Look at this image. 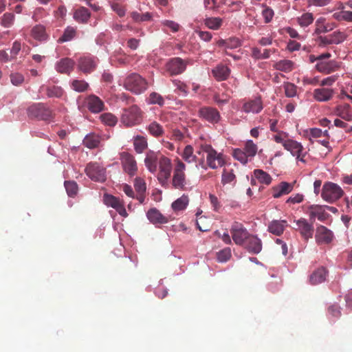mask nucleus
<instances>
[{
    "label": "nucleus",
    "mask_w": 352,
    "mask_h": 352,
    "mask_svg": "<svg viewBox=\"0 0 352 352\" xmlns=\"http://www.w3.org/2000/svg\"><path fill=\"white\" fill-rule=\"evenodd\" d=\"M98 58L93 56L80 57L78 62V69L85 74L93 72L98 65Z\"/></svg>",
    "instance_id": "obj_14"
},
{
    "label": "nucleus",
    "mask_w": 352,
    "mask_h": 352,
    "mask_svg": "<svg viewBox=\"0 0 352 352\" xmlns=\"http://www.w3.org/2000/svg\"><path fill=\"white\" fill-rule=\"evenodd\" d=\"M230 233L234 242L239 245H243L250 234L243 225L239 222H234L230 228Z\"/></svg>",
    "instance_id": "obj_9"
},
{
    "label": "nucleus",
    "mask_w": 352,
    "mask_h": 352,
    "mask_svg": "<svg viewBox=\"0 0 352 352\" xmlns=\"http://www.w3.org/2000/svg\"><path fill=\"white\" fill-rule=\"evenodd\" d=\"M121 160L124 171L130 176L135 175L138 167L134 157L128 153L124 152L121 155Z\"/></svg>",
    "instance_id": "obj_16"
},
{
    "label": "nucleus",
    "mask_w": 352,
    "mask_h": 352,
    "mask_svg": "<svg viewBox=\"0 0 352 352\" xmlns=\"http://www.w3.org/2000/svg\"><path fill=\"white\" fill-rule=\"evenodd\" d=\"M308 214L309 220L313 223L315 219L317 218L320 221H324L329 216L325 212L324 208L318 205H311L308 208Z\"/></svg>",
    "instance_id": "obj_20"
},
{
    "label": "nucleus",
    "mask_w": 352,
    "mask_h": 352,
    "mask_svg": "<svg viewBox=\"0 0 352 352\" xmlns=\"http://www.w3.org/2000/svg\"><path fill=\"white\" fill-rule=\"evenodd\" d=\"M74 66V62L71 58H62L56 65V69L61 74H69L72 71Z\"/></svg>",
    "instance_id": "obj_30"
},
{
    "label": "nucleus",
    "mask_w": 352,
    "mask_h": 352,
    "mask_svg": "<svg viewBox=\"0 0 352 352\" xmlns=\"http://www.w3.org/2000/svg\"><path fill=\"white\" fill-rule=\"evenodd\" d=\"M351 106L349 104L338 105L334 109V114L346 120H352V113L350 111Z\"/></svg>",
    "instance_id": "obj_32"
},
{
    "label": "nucleus",
    "mask_w": 352,
    "mask_h": 352,
    "mask_svg": "<svg viewBox=\"0 0 352 352\" xmlns=\"http://www.w3.org/2000/svg\"><path fill=\"white\" fill-rule=\"evenodd\" d=\"M221 183L223 186L230 185L234 186L236 183V176L234 170L229 167H224L221 174Z\"/></svg>",
    "instance_id": "obj_26"
},
{
    "label": "nucleus",
    "mask_w": 352,
    "mask_h": 352,
    "mask_svg": "<svg viewBox=\"0 0 352 352\" xmlns=\"http://www.w3.org/2000/svg\"><path fill=\"white\" fill-rule=\"evenodd\" d=\"M189 202L188 195H183L172 204V208L175 211H180L186 209Z\"/></svg>",
    "instance_id": "obj_41"
},
{
    "label": "nucleus",
    "mask_w": 352,
    "mask_h": 352,
    "mask_svg": "<svg viewBox=\"0 0 352 352\" xmlns=\"http://www.w3.org/2000/svg\"><path fill=\"white\" fill-rule=\"evenodd\" d=\"M146 130L151 135L155 138H159L162 136L164 132L163 126L155 121L151 122L146 126Z\"/></svg>",
    "instance_id": "obj_40"
},
{
    "label": "nucleus",
    "mask_w": 352,
    "mask_h": 352,
    "mask_svg": "<svg viewBox=\"0 0 352 352\" xmlns=\"http://www.w3.org/2000/svg\"><path fill=\"white\" fill-rule=\"evenodd\" d=\"M162 24L164 27L170 29L173 32H178L180 28L177 23L170 20H164L162 22Z\"/></svg>",
    "instance_id": "obj_60"
},
{
    "label": "nucleus",
    "mask_w": 352,
    "mask_h": 352,
    "mask_svg": "<svg viewBox=\"0 0 352 352\" xmlns=\"http://www.w3.org/2000/svg\"><path fill=\"white\" fill-rule=\"evenodd\" d=\"M199 116L210 123H218L221 119L219 111L211 107H204L199 110Z\"/></svg>",
    "instance_id": "obj_17"
},
{
    "label": "nucleus",
    "mask_w": 352,
    "mask_h": 352,
    "mask_svg": "<svg viewBox=\"0 0 352 352\" xmlns=\"http://www.w3.org/2000/svg\"><path fill=\"white\" fill-rule=\"evenodd\" d=\"M15 21V15L12 12H6L0 17V24L6 28H11Z\"/></svg>",
    "instance_id": "obj_45"
},
{
    "label": "nucleus",
    "mask_w": 352,
    "mask_h": 352,
    "mask_svg": "<svg viewBox=\"0 0 352 352\" xmlns=\"http://www.w3.org/2000/svg\"><path fill=\"white\" fill-rule=\"evenodd\" d=\"M334 94L332 89L318 88L313 92L314 98L318 102H327L330 100Z\"/></svg>",
    "instance_id": "obj_27"
},
{
    "label": "nucleus",
    "mask_w": 352,
    "mask_h": 352,
    "mask_svg": "<svg viewBox=\"0 0 352 352\" xmlns=\"http://www.w3.org/2000/svg\"><path fill=\"white\" fill-rule=\"evenodd\" d=\"M133 146L137 153H142L148 148L147 140L142 135H136L133 138Z\"/></svg>",
    "instance_id": "obj_36"
},
{
    "label": "nucleus",
    "mask_w": 352,
    "mask_h": 352,
    "mask_svg": "<svg viewBox=\"0 0 352 352\" xmlns=\"http://www.w3.org/2000/svg\"><path fill=\"white\" fill-rule=\"evenodd\" d=\"M263 102L260 97L245 102L243 105V110L247 113H258L263 109Z\"/></svg>",
    "instance_id": "obj_23"
},
{
    "label": "nucleus",
    "mask_w": 352,
    "mask_h": 352,
    "mask_svg": "<svg viewBox=\"0 0 352 352\" xmlns=\"http://www.w3.org/2000/svg\"><path fill=\"white\" fill-rule=\"evenodd\" d=\"M328 272L324 267H321L314 270L309 276V283L312 285L320 284L325 281Z\"/></svg>",
    "instance_id": "obj_25"
},
{
    "label": "nucleus",
    "mask_w": 352,
    "mask_h": 352,
    "mask_svg": "<svg viewBox=\"0 0 352 352\" xmlns=\"http://www.w3.org/2000/svg\"><path fill=\"white\" fill-rule=\"evenodd\" d=\"M21 50V43L19 41H15L12 43V48L10 49L11 58L16 59V56Z\"/></svg>",
    "instance_id": "obj_62"
},
{
    "label": "nucleus",
    "mask_w": 352,
    "mask_h": 352,
    "mask_svg": "<svg viewBox=\"0 0 352 352\" xmlns=\"http://www.w3.org/2000/svg\"><path fill=\"white\" fill-rule=\"evenodd\" d=\"M47 96L50 98H60L64 94L63 89L58 86H48L45 89Z\"/></svg>",
    "instance_id": "obj_47"
},
{
    "label": "nucleus",
    "mask_w": 352,
    "mask_h": 352,
    "mask_svg": "<svg viewBox=\"0 0 352 352\" xmlns=\"http://www.w3.org/2000/svg\"><path fill=\"white\" fill-rule=\"evenodd\" d=\"M209 199H210V204L213 208V210H214L215 212H219L222 206H221L220 201H219V199L217 198V197L215 196L214 195L210 194Z\"/></svg>",
    "instance_id": "obj_61"
},
{
    "label": "nucleus",
    "mask_w": 352,
    "mask_h": 352,
    "mask_svg": "<svg viewBox=\"0 0 352 352\" xmlns=\"http://www.w3.org/2000/svg\"><path fill=\"white\" fill-rule=\"evenodd\" d=\"M285 149L289 151L293 156L296 157V160L302 162H305L304 159L306 152L303 153L304 148L302 145L293 140H287L283 142Z\"/></svg>",
    "instance_id": "obj_11"
},
{
    "label": "nucleus",
    "mask_w": 352,
    "mask_h": 352,
    "mask_svg": "<svg viewBox=\"0 0 352 352\" xmlns=\"http://www.w3.org/2000/svg\"><path fill=\"white\" fill-rule=\"evenodd\" d=\"M223 19L220 17H207L204 20V24L205 25L213 30H218L221 28V27L223 25Z\"/></svg>",
    "instance_id": "obj_38"
},
{
    "label": "nucleus",
    "mask_w": 352,
    "mask_h": 352,
    "mask_svg": "<svg viewBox=\"0 0 352 352\" xmlns=\"http://www.w3.org/2000/svg\"><path fill=\"white\" fill-rule=\"evenodd\" d=\"M213 77L218 81L226 80L230 74V69L223 64L217 65L212 71Z\"/></svg>",
    "instance_id": "obj_28"
},
{
    "label": "nucleus",
    "mask_w": 352,
    "mask_h": 352,
    "mask_svg": "<svg viewBox=\"0 0 352 352\" xmlns=\"http://www.w3.org/2000/svg\"><path fill=\"white\" fill-rule=\"evenodd\" d=\"M242 246L250 253L257 254L262 250V242L256 236L250 234Z\"/></svg>",
    "instance_id": "obj_19"
},
{
    "label": "nucleus",
    "mask_w": 352,
    "mask_h": 352,
    "mask_svg": "<svg viewBox=\"0 0 352 352\" xmlns=\"http://www.w3.org/2000/svg\"><path fill=\"white\" fill-rule=\"evenodd\" d=\"M91 16L89 10L85 7L77 8L74 13V19L78 23H85Z\"/></svg>",
    "instance_id": "obj_35"
},
{
    "label": "nucleus",
    "mask_w": 352,
    "mask_h": 352,
    "mask_svg": "<svg viewBox=\"0 0 352 352\" xmlns=\"http://www.w3.org/2000/svg\"><path fill=\"white\" fill-rule=\"evenodd\" d=\"M294 63L290 60H280L275 63L273 65L274 68L288 73L294 69Z\"/></svg>",
    "instance_id": "obj_37"
},
{
    "label": "nucleus",
    "mask_w": 352,
    "mask_h": 352,
    "mask_svg": "<svg viewBox=\"0 0 352 352\" xmlns=\"http://www.w3.org/2000/svg\"><path fill=\"white\" fill-rule=\"evenodd\" d=\"M141 120V111L136 105H133L124 109L121 116V122L128 127L140 124Z\"/></svg>",
    "instance_id": "obj_6"
},
{
    "label": "nucleus",
    "mask_w": 352,
    "mask_h": 352,
    "mask_svg": "<svg viewBox=\"0 0 352 352\" xmlns=\"http://www.w3.org/2000/svg\"><path fill=\"white\" fill-rule=\"evenodd\" d=\"M233 157L243 164H245L248 162L249 157V156L245 153V151L241 148L234 150Z\"/></svg>",
    "instance_id": "obj_55"
},
{
    "label": "nucleus",
    "mask_w": 352,
    "mask_h": 352,
    "mask_svg": "<svg viewBox=\"0 0 352 352\" xmlns=\"http://www.w3.org/2000/svg\"><path fill=\"white\" fill-rule=\"evenodd\" d=\"M100 142V138L96 134L91 133L85 136L83 140V144L89 148L98 147Z\"/></svg>",
    "instance_id": "obj_39"
},
{
    "label": "nucleus",
    "mask_w": 352,
    "mask_h": 352,
    "mask_svg": "<svg viewBox=\"0 0 352 352\" xmlns=\"http://www.w3.org/2000/svg\"><path fill=\"white\" fill-rule=\"evenodd\" d=\"M158 153L155 152L153 151L149 150L146 153V157L144 158V164L148 170L155 174L157 171V165L160 164V156Z\"/></svg>",
    "instance_id": "obj_18"
},
{
    "label": "nucleus",
    "mask_w": 352,
    "mask_h": 352,
    "mask_svg": "<svg viewBox=\"0 0 352 352\" xmlns=\"http://www.w3.org/2000/svg\"><path fill=\"white\" fill-rule=\"evenodd\" d=\"M287 226V223L285 220H274L268 226V231L273 234L280 236Z\"/></svg>",
    "instance_id": "obj_31"
},
{
    "label": "nucleus",
    "mask_w": 352,
    "mask_h": 352,
    "mask_svg": "<svg viewBox=\"0 0 352 352\" xmlns=\"http://www.w3.org/2000/svg\"><path fill=\"white\" fill-rule=\"evenodd\" d=\"M182 159L188 163L195 162L197 157L194 155V149L191 145L185 146L182 154Z\"/></svg>",
    "instance_id": "obj_42"
},
{
    "label": "nucleus",
    "mask_w": 352,
    "mask_h": 352,
    "mask_svg": "<svg viewBox=\"0 0 352 352\" xmlns=\"http://www.w3.org/2000/svg\"><path fill=\"white\" fill-rule=\"evenodd\" d=\"M340 68L339 63L336 60L319 61L316 65V69L321 73L329 74Z\"/></svg>",
    "instance_id": "obj_21"
},
{
    "label": "nucleus",
    "mask_w": 352,
    "mask_h": 352,
    "mask_svg": "<svg viewBox=\"0 0 352 352\" xmlns=\"http://www.w3.org/2000/svg\"><path fill=\"white\" fill-rule=\"evenodd\" d=\"M31 36L36 40L41 42L46 41L49 38V35L46 32L45 27L43 25H36L31 30Z\"/></svg>",
    "instance_id": "obj_29"
},
{
    "label": "nucleus",
    "mask_w": 352,
    "mask_h": 352,
    "mask_svg": "<svg viewBox=\"0 0 352 352\" xmlns=\"http://www.w3.org/2000/svg\"><path fill=\"white\" fill-rule=\"evenodd\" d=\"M243 6V3L241 1H233L228 5L230 11L232 12L239 11Z\"/></svg>",
    "instance_id": "obj_63"
},
{
    "label": "nucleus",
    "mask_w": 352,
    "mask_h": 352,
    "mask_svg": "<svg viewBox=\"0 0 352 352\" xmlns=\"http://www.w3.org/2000/svg\"><path fill=\"white\" fill-rule=\"evenodd\" d=\"M296 227L294 229L298 231L301 237L307 241L309 239H311L314 235V228L311 223H309L306 219L300 218L294 221Z\"/></svg>",
    "instance_id": "obj_10"
},
{
    "label": "nucleus",
    "mask_w": 352,
    "mask_h": 352,
    "mask_svg": "<svg viewBox=\"0 0 352 352\" xmlns=\"http://www.w3.org/2000/svg\"><path fill=\"white\" fill-rule=\"evenodd\" d=\"M296 20L300 28H305L314 23V16L311 12H304Z\"/></svg>",
    "instance_id": "obj_34"
},
{
    "label": "nucleus",
    "mask_w": 352,
    "mask_h": 352,
    "mask_svg": "<svg viewBox=\"0 0 352 352\" xmlns=\"http://www.w3.org/2000/svg\"><path fill=\"white\" fill-rule=\"evenodd\" d=\"M10 78L12 84L14 86H20L24 82V76L20 73H12Z\"/></svg>",
    "instance_id": "obj_58"
},
{
    "label": "nucleus",
    "mask_w": 352,
    "mask_h": 352,
    "mask_svg": "<svg viewBox=\"0 0 352 352\" xmlns=\"http://www.w3.org/2000/svg\"><path fill=\"white\" fill-rule=\"evenodd\" d=\"M262 15L265 19V22L266 23L271 21L274 16V11L270 8H265L262 11Z\"/></svg>",
    "instance_id": "obj_64"
},
{
    "label": "nucleus",
    "mask_w": 352,
    "mask_h": 352,
    "mask_svg": "<svg viewBox=\"0 0 352 352\" xmlns=\"http://www.w3.org/2000/svg\"><path fill=\"white\" fill-rule=\"evenodd\" d=\"M104 204L111 206L114 209H117L121 204H122V201L118 197H116L111 195H105L104 197Z\"/></svg>",
    "instance_id": "obj_46"
},
{
    "label": "nucleus",
    "mask_w": 352,
    "mask_h": 352,
    "mask_svg": "<svg viewBox=\"0 0 352 352\" xmlns=\"http://www.w3.org/2000/svg\"><path fill=\"white\" fill-rule=\"evenodd\" d=\"M285 94L287 98H293L297 94V87L292 82H286L283 84Z\"/></svg>",
    "instance_id": "obj_51"
},
{
    "label": "nucleus",
    "mask_w": 352,
    "mask_h": 352,
    "mask_svg": "<svg viewBox=\"0 0 352 352\" xmlns=\"http://www.w3.org/2000/svg\"><path fill=\"white\" fill-rule=\"evenodd\" d=\"M76 34V29L68 26L64 31L63 34L58 39V43H62L72 40Z\"/></svg>",
    "instance_id": "obj_44"
},
{
    "label": "nucleus",
    "mask_w": 352,
    "mask_h": 352,
    "mask_svg": "<svg viewBox=\"0 0 352 352\" xmlns=\"http://www.w3.org/2000/svg\"><path fill=\"white\" fill-rule=\"evenodd\" d=\"M187 63L181 58L176 57L171 58L166 63V70L171 76L178 75L183 73L186 68Z\"/></svg>",
    "instance_id": "obj_15"
},
{
    "label": "nucleus",
    "mask_w": 352,
    "mask_h": 352,
    "mask_svg": "<svg viewBox=\"0 0 352 352\" xmlns=\"http://www.w3.org/2000/svg\"><path fill=\"white\" fill-rule=\"evenodd\" d=\"M29 118L46 122L53 121L54 113L47 106L43 103H34L27 109Z\"/></svg>",
    "instance_id": "obj_3"
},
{
    "label": "nucleus",
    "mask_w": 352,
    "mask_h": 352,
    "mask_svg": "<svg viewBox=\"0 0 352 352\" xmlns=\"http://www.w3.org/2000/svg\"><path fill=\"white\" fill-rule=\"evenodd\" d=\"M333 238V232L327 227L320 225L316 228L315 239L317 244H329L332 242Z\"/></svg>",
    "instance_id": "obj_13"
},
{
    "label": "nucleus",
    "mask_w": 352,
    "mask_h": 352,
    "mask_svg": "<svg viewBox=\"0 0 352 352\" xmlns=\"http://www.w3.org/2000/svg\"><path fill=\"white\" fill-rule=\"evenodd\" d=\"M157 179L163 187H167L173 170L171 160L164 155L160 156Z\"/></svg>",
    "instance_id": "obj_4"
},
{
    "label": "nucleus",
    "mask_w": 352,
    "mask_h": 352,
    "mask_svg": "<svg viewBox=\"0 0 352 352\" xmlns=\"http://www.w3.org/2000/svg\"><path fill=\"white\" fill-rule=\"evenodd\" d=\"M294 183H288L281 182L277 186H273L272 188V196L274 198H279L284 195H287L292 191Z\"/></svg>",
    "instance_id": "obj_22"
},
{
    "label": "nucleus",
    "mask_w": 352,
    "mask_h": 352,
    "mask_svg": "<svg viewBox=\"0 0 352 352\" xmlns=\"http://www.w3.org/2000/svg\"><path fill=\"white\" fill-rule=\"evenodd\" d=\"M134 187H135V191L137 192L142 193V192H146V183L142 179H141L140 177H138L135 179V183H134Z\"/></svg>",
    "instance_id": "obj_59"
},
{
    "label": "nucleus",
    "mask_w": 352,
    "mask_h": 352,
    "mask_svg": "<svg viewBox=\"0 0 352 352\" xmlns=\"http://www.w3.org/2000/svg\"><path fill=\"white\" fill-rule=\"evenodd\" d=\"M131 16L135 22L148 21L152 19V14L150 12L140 13L138 12H133Z\"/></svg>",
    "instance_id": "obj_49"
},
{
    "label": "nucleus",
    "mask_w": 352,
    "mask_h": 352,
    "mask_svg": "<svg viewBox=\"0 0 352 352\" xmlns=\"http://www.w3.org/2000/svg\"><path fill=\"white\" fill-rule=\"evenodd\" d=\"M146 216L148 220L153 224L166 223L168 222V219L163 216L156 208L150 209L147 212Z\"/></svg>",
    "instance_id": "obj_33"
},
{
    "label": "nucleus",
    "mask_w": 352,
    "mask_h": 352,
    "mask_svg": "<svg viewBox=\"0 0 352 352\" xmlns=\"http://www.w3.org/2000/svg\"><path fill=\"white\" fill-rule=\"evenodd\" d=\"M343 193L342 189L338 184L327 182L322 187L321 196L324 200L333 203L339 199Z\"/></svg>",
    "instance_id": "obj_7"
},
{
    "label": "nucleus",
    "mask_w": 352,
    "mask_h": 352,
    "mask_svg": "<svg viewBox=\"0 0 352 352\" xmlns=\"http://www.w3.org/2000/svg\"><path fill=\"white\" fill-rule=\"evenodd\" d=\"M173 168V175L171 184L173 188L179 190H186L187 189V179L185 173L186 164L178 157L175 160Z\"/></svg>",
    "instance_id": "obj_2"
},
{
    "label": "nucleus",
    "mask_w": 352,
    "mask_h": 352,
    "mask_svg": "<svg viewBox=\"0 0 352 352\" xmlns=\"http://www.w3.org/2000/svg\"><path fill=\"white\" fill-rule=\"evenodd\" d=\"M345 35L340 31L333 32L327 36H320L318 43L320 47H325L329 45H338L345 40Z\"/></svg>",
    "instance_id": "obj_12"
},
{
    "label": "nucleus",
    "mask_w": 352,
    "mask_h": 352,
    "mask_svg": "<svg viewBox=\"0 0 352 352\" xmlns=\"http://www.w3.org/2000/svg\"><path fill=\"white\" fill-rule=\"evenodd\" d=\"M231 257V250L230 248H227L217 253V260L219 262H226Z\"/></svg>",
    "instance_id": "obj_57"
},
{
    "label": "nucleus",
    "mask_w": 352,
    "mask_h": 352,
    "mask_svg": "<svg viewBox=\"0 0 352 352\" xmlns=\"http://www.w3.org/2000/svg\"><path fill=\"white\" fill-rule=\"evenodd\" d=\"M124 87L136 94L144 92L148 87L146 80L138 74H131L124 80Z\"/></svg>",
    "instance_id": "obj_5"
},
{
    "label": "nucleus",
    "mask_w": 352,
    "mask_h": 352,
    "mask_svg": "<svg viewBox=\"0 0 352 352\" xmlns=\"http://www.w3.org/2000/svg\"><path fill=\"white\" fill-rule=\"evenodd\" d=\"M258 147L256 144L253 142L252 140H248L244 146L243 151L245 153L249 156V157L252 158L256 154Z\"/></svg>",
    "instance_id": "obj_48"
},
{
    "label": "nucleus",
    "mask_w": 352,
    "mask_h": 352,
    "mask_svg": "<svg viewBox=\"0 0 352 352\" xmlns=\"http://www.w3.org/2000/svg\"><path fill=\"white\" fill-rule=\"evenodd\" d=\"M326 19L324 17H320L318 18L315 23L316 29H315V33L317 34H321V33H325L327 32L329 29L328 27L325 25Z\"/></svg>",
    "instance_id": "obj_50"
},
{
    "label": "nucleus",
    "mask_w": 352,
    "mask_h": 352,
    "mask_svg": "<svg viewBox=\"0 0 352 352\" xmlns=\"http://www.w3.org/2000/svg\"><path fill=\"white\" fill-rule=\"evenodd\" d=\"M148 103L163 106L164 104V100L160 94L157 92H152L150 94L148 97Z\"/></svg>",
    "instance_id": "obj_56"
},
{
    "label": "nucleus",
    "mask_w": 352,
    "mask_h": 352,
    "mask_svg": "<svg viewBox=\"0 0 352 352\" xmlns=\"http://www.w3.org/2000/svg\"><path fill=\"white\" fill-rule=\"evenodd\" d=\"M89 85L85 80H74L72 82V87L78 92H82L87 89Z\"/></svg>",
    "instance_id": "obj_54"
},
{
    "label": "nucleus",
    "mask_w": 352,
    "mask_h": 352,
    "mask_svg": "<svg viewBox=\"0 0 352 352\" xmlns=\"http://www.w3.org/2000/svg\"><path fill=\"white\" fill-rule=\"evenodd\" d=\"M85 170L87 175L93 181L104 182L106 180V168L98 162H89Z\"/></svg>",
    "instance_id": "obj_8"
},
{
    "label": "nucleus",
    "mask_w": 352,
    "mask_h": 352,
    "mask_svg": "<svg viewBox=\"0 0 352 352\" xmlns=\"http://www.w3.org/2000/svg\"><path fill=\"white\" fill-rule=\"evenodd\" d=\"M201 152L206 154V162L211 169H217L226 165V156L222 153L217 152L210 144H202L197 153L200 155Z\"/></svg>",
    "instance_id": "obj_1"
},
{
    "label": "nucleus",
    "mask_w": 352,
    "mask_h": 352,
    "mask_svg": "<svg viewBox=\"0 0 352 352\" xmlns=\"http://www.w3.org/2000/svg\"><path fill=\"white\" fill-rule=\"evenodd\" d=\"M254 175L260 183L265 185L270 184L272 180V177L267 173L261 169L254 170Z\"/></svg>",
    "instance_id": "obj_43"
},
{
    "label": "nucleus",
    "mask_w": 352,
    "mask_h": 352,
    "mask_svg": "<svg viewBox=\"0 0 352 352\" xmlns=\"http://www.w3.org/2000/svg\"><path fill=\"white\" fill-rule=\"evenodd\" d=\"M87 108L92 113H99L104 109V102L96 96L90 95L86 99Z\"/></svg>",
    "instance_id": "obj_24"
},
{
    "label": "nucleus",
    "mask_w": 352,
    "mask_h": 352,
    "mask_svg": "<svg viewBox=\"0 0 352 352\" xmlns=\"http://www.w3.org/2000/svg\"><path fill=\"white\" fill-rule=\"evenodd\" d=\"M101 121L105 124L113 126H115L117 123V118L110 113H105L100 116Z\"/></svg>",
    "instance_id": "obj_52"
},
{
    "label": "nucleus",
    "mask_w": 352,
    "mask_h": 352,
    "mask_svg": "<svg viewBox=\"0 0 352 352\" xmlns=\"http://www.w3.org/2000/svg\"><path fill=\"white\" fill-rule=\"evenodd\" d=\"M67 195L69 197H74L78 192V185L73 181H65L64 183Z\"/></svg>",
    "instance_id": "obj_53"
}]
</instances>
